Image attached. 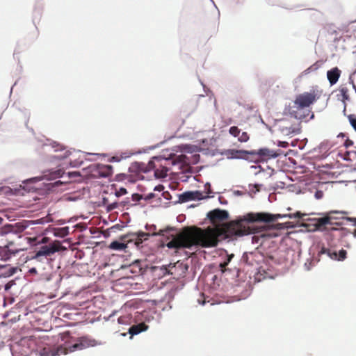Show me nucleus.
Returning <instances> with one entry per match:
<instances>
[{
	"mask_svg": "<svg viewBox=\"0 0 356 356\" xmlns=\"http://www.w3.org/2000/svg\"><path fill=\"white\" fill-rule=\"evenodd\" d=\"M286 216L292 218L291 214L248 213L236 221L218 225L229 218V213L225 210L216 209L207 213L208 218L215 227L203 229L195 226L186 227L179 234L171 235L172 238L165 245L170 249L177 250L191 248L193 246L214 247L218 245L219 238L243 236L251 234L252 229L247 223L271 222Z\"/></svg>",
	"mask_w": 356,
	"mask_h": 356,
	"instance_id": "f257e3e1",
	"label": "nucleus"
},
{
	"mask_svg": "<svg viewBox=\"0 0 356 356\" xmlns=\"http://www.w3.org/2000/svg\"><path fill=\"white\" fill-rule=\"evenodd\" d=\"M317 96L318 91L315 89L297 95L293 102V106L289 109V113L297 119L305 118L306 115L300 113V111L309 107L316 100Z\"/></svg>",
	"mask_w": 356,
	"mask_h": 356,
	"instance_id": "f03ea898",
	"label": "nucleus"
},
{
	"mask_svg": "<svg viewBox=\"0 0 356 356\" xmlns=\"http://www.w3.org/2000/svg\"><path fill=\"white\" fill-rule=\"evenodd\" d=\"M95 345V341L87 337H82L78 339L77 342L73 345L65 343L64 345H58L52 347L48 356H56L61 355H67L69 353L74 352L76 350H83Z\"/></svg>",
	"mask_w": 356,
	"mask_h": 356,
	"instance_id": "7ed1b4c3",
	"label": "nucleus"
},
{
	"mask_svg": "<svg viewBox=\"0 0 356 356\" xmlns=\"http://www.w3.org/2000/svg\"><path fill=\"white\" fill-rule=\"evenodd\" d=\"M175 164V161L162 156H155L150 160L152 170L154 171V176L159 179L166 177L170 166Z\"/></svg>",
	"mask_w": 356,
	"mask_h": 356,
	"instance_id": "20e7f679",
	"label": "nucleus"
},
{
	"mask_svg": "<svg viewBox=\"0 0 356 356\" xmlns=\"http://www.w3.org/2000/svg\"><path fill=\"white\" fill-rule=\"evenodd\" d=\"M62 248V246L58 241H55L49 245H41L38 250H35L33 259L38 261H42V258L47 259L49 257H51L56 252H58Z\"/></svg>",
	"mask_w": 356,
	"mask_h": 356,
	"instance_id": "39448f33",
	"label": "nucleus"
},
{
	"mask_svg": "<svg viewBox=\"0 0 356 356\" xmlns=\"http://www.w3.org/2000/svg\"><path fill=\"white\" fill-rule=\"evenodd\" d=\"M251 161L255 162L266 161L269 159L277 158L280 155V152L264 147L258 150H251L250 152Z\"/></svg>",
	"mask_w": 356,
	"mask_h": 356,
	"instance_id": "423d86ee",
	"label": "nucleus"
},
{
	"mask_svg": "<svg viewBox=\"0 0 356 356\" xmlns=\"http://www.w3.org/2000/svg\"><path fill=\"white\" fill-rule=\"evenodd\" d=\"M338 211H332L329 213L327 216L318 218L316 222V227L319 230L325 229H337L336 227H333V225H340L339 222H334L333 218L330 216L332 213H338Z\"/></svg>",
	"mask_w": 356,
	"mask_h": 356,
	"instance_id": "0eeeda50",
	"label": "nucleus"
},
{
	"mask_svg": "<svg viewBox=\"0 0 356 356\" xmlns=\"http://www.w3.org/2000/svg\"><path fill=\"white\" fill-rule=\"evenodd\" d=\"M149 236V234L145 233L143 232H140L138 233H130L124 236L122 239L124 241V242L130 243L134 241L135 245L140 248L142 247V243L144 241L147 240Z\"/></svg>",
	"mask_w": 356,
	"mask_h": 356,
	"instance_id": "6e6552de",
	"label": "nucleus"
},
{
	"mask_svg": "<svg viewBox=\"0 0 356 356\" xmlns=\"http://www.w3.org/2000/svg\"><path fill=\"white\" fill-rule=\"evenodd\" d=\"M13 241H8L3 246H0V258L1 260L7 261L19 252L24 250L22 248H13Z\"/></svg>",
	"mask_w": 356,
	"mask_h": 356,
	"instance_id": "1a4fd4ad",
	"label": "nucleus"
},
{
	"mask_svg": "<svg viewBox=\"0 0 356 356\" xmlns=\"http://www.w3.org/2000/svg\"><path fill=\"white\" fill-rule=\"evenodd\" d=\"M250 151L248 150H243V149H227L225 152V155L228 159H245V160H250L251 161V156H250Z\"/></svg>",
	"mask_w": 356,
	"mask_h": 356,
	"instance_id": "9d476101",
	"label": "nucleus"
},
{
	"mask_svg": "<svg viewBox=\"0 0 356 356\" xmlns=\"http://www.w3.org/2000/svg\"><path fill=\"white\" fill-rule=\"evenodd\" d=\"M207 196L204 195L200 191H188L182 193L179 196V200L181 202H186L191 200H200L205 198Z\"/></svg>",
	"mask_w": 356,
	"mask_h": 356,
	"instance_id": "9b49d317",
	"label": "nucleus"
},
{
	"mask_svg": "<svg viewBox=\"0 0 356 356\" xmlns=\"http://www.w3.org/2000/svg\"><path fill=\"white\" fill-rule=\"evenodd\" d=\"M129 170L131 172L136 173H147L152 170L150 161L147 163L143 162H134L130 166Z\"/></svg>",
	"mask_w": 356,
	"mask_h": 356,
	"instance_id": "f8f14e48",
	"label": "nucleus"
},
{
	"mask_svg": "<svg viewBox=\"0 0 356 356\" xmlns=\"http://www.w3.org/2000/svg\"><path fill=\"white\" fill-rule=\"evenodd\" d=\"M97 170L102 177H108L113 174V166L111 165L99 164Z\"/></svg>",
	"mask_w": 356,
	"mask_h": 356,
	"instance_id": "ddd939ff",
	"label": "nucleus"
},
{
	"mask_svg": "<svg viewBox=\"0 0 356 356\" xmlns=\"http://www.w3.org/2000/svg\"><path fill=\"white\" fill-rule=\"evenodd\" d=\"M340 74L341 71L337 67H334L327 71V76L331 85H334L338 81Z\"/></svg>",
	"mask_w": 356,
	"mask_h": 356,
	"instance_id": "4468645a",
	"label": "nucleus"
},
{
	"mask_svg": "<svg viewBox=\"0 0 356 356\" xmlns=\"http://www.w3.org/2000/svg\"><path fill=\"white\" fill-rule=\"evenodd\" d=\"M184 124V120L182 118L175 120L172 119L168 124V127L172 129V133L175 134Z\"/></svg>",
	"mask_w": 356,
	"mask_h": 356,
	"instance_id": "2eb2a0df",
	"label": "nucleus"
},
{
	"mask_svg": "<svg viewBox=\"0 0 356 356\" xmlns=\"http://www.w3.org/2000/svg\"><path fill=\"white\" fill-rule=\"evenodd\" d=\"M16 271V269L10 265H0V277H10Z\"/></svg>",
	"mask_w": 356,
	"mask_h": 356,
	"instance_id": "dca6fc26",
	"label": "nucleus"
},
{
	"mask_svg": "<svg viewBox=\"0 0 356 356\" xmlns=\"http://www.w3.org/2000/svg\"><path fill=\"white\" fill-rule=\"evenodd\" d=\"M15 230L13 226L11 225H6L0 227V243L4 241V237L8 234H14Z\"/></svg>",
	"mask_w": 356,
	"mask_h": 356,
	"instance_id": "f3484780",
	"label": "nucleus"
},
{
	"mask_svg": "<svg viewBox=\"0 0 356 356\" xmlns=\"http://www.w3.org/2000/svg\"><path fill=\"white\" fill-rule=\"evenodd\" d=\"M328 254L332 259L343 261L346 258L347 252L343 249L339 250V252H337L336 251L330 252L329 250Z\"/></svg>",
	"mask_w": 356,
	"mask_h": 356,
	"instance_id": "a211bd4d",
	"label": "nucleus"
},
{
	"mask_svg": "<svg viewBox=\"0 0 356 356\" xmlns=\"http://www.w3.org/2000/svg\"><path fill=\"white\" fill-rule=\"evenodd\" d=\"M147 328V325H146L144 323H139L138 325H132L129 330V332L131 335H136L140 333L143 331L146 330Z\"/></svg>",
	"mask_w": 356,
	"mask_h": 356,
	"instance_id": "6ab92c4d",
	"label": "nucleus"
},
{
	"mask_svg": "<svg viewBox=\"0 0 356 356\" xmlns=\"http://www.w3.org/2000/svg\"><path fill=\"white\" fill-rule=\"evenodd\" d=\"M352 34H353L354 37H356V20L348 24L344 36L350 38Z\"/></svg>",
	"mask_w": 356,
	"mask_h": 356,
	"instance_id": "aec40b11",
	"label": "nucleus"
},
{
	"mask_svg": "<svg viewBox=\"0 0 356 356\" xmlns=\"http://www.w3.org/2000/svg\"><path fill=\"white\" fill-rule=\"evenodd\" d=\"M127 247V244L124 242H119L117 241H113L110 243L109 248L115 250H123Z\"/></svg>",
	"mask_w": 356,
	"mask_h": 356,
	"instance_id": "412c9836",
	"label": "nucleus"
},
{
	"mask_svg": "<svg viewBox=\"0 0 356 356\" xmlns=\"http://www.w3.org/2000/svg\"><path fill=\"white\" fill-rule=\"evenodd\" d=\"M65 172L63 169H58L55 171L50 172L48 175H46L47 179H56L57 178L63 177Z\"/></svg>",
	"mask_w": 356,
	"mask_h": 356,
	"instance_id": "4be33fe9",
	"label": "nucleus"
},
{
	"mask_svg": "<svg viewBox=\"0 0 356 356\" xmlns=\"http://www.w3.org/2000/svg\"><path fill=\"white\" fill-rule=\"evenodd\" d=\"M234 257V254H231L229 255H227V259L225 261L220 264V268L222 272H225L227 270L226 266L229 264L232 259Z\"/></svg>",
	"mask_w": 356,
	"mask_h": 356,
	"instance_id": "5701e85b",
	"label": "nucleus"
},
{
	"mask_svg": "<svg viewBox=\"0 0 356 356\" xmlns=\"http://www.w3.org/2000/svg\"><path fill=\"white\" fill-rule=\"evenodd\" d=\"M229 133L234 137H238L241 130L236 126L231 127L229 129Z\"/></svg>",
	"mask_w": 356,
	"mask_h": 356,
	"instance_id": "b1692460",
	"label": "nucleus"
},
{
	"mask_svg": "<svg viewBox=\"0 0 356 356\" xmlns=\"http://www.w3.org/2000/svg\"><path fill=\"white\" fill-rule=\"evenodd\" d=\"M250 139V136L245 131L242 132L241 134H239L238 138V141L241 143H245Z\"/></svg>",
	"mask_w": 356,
	"mask_h": 356,
	"instance_id": "393cba45",
	"label": "nucleus"
},
{
	"mask_svg": "<svg viewBox=\"0 0 356 356\" xmlns=\"http://www.w3.org/2000/svg\"><path fill=\"white\" fill-rule=\"evenodd\" d=\"M348 118L351 126L356 131V116L355 115H349Z\"/></svg>",
	"mask_w": 356,
	"mask_h": 356,
	"instance_id": "a878e982",
	"label": "nucleus"
},
{
	"mask_svg": "<svg viewBox=\"0 0 356 356\" xmlns=\"http://www.w3.org/2000/svg\"><path fill=\"white\" fill-rule=\"evenodd\" d=\"M342 97H343V101H345L348 99V89L346 88H343L340 90Z\"/></svg>",
	"mask_w": 356,
	"mask_h": 356,
	"instance_id": "bb28decb",
	"label": "nucleus"
},
{
	"mask_svg": "<svg viewBox=\"0 0 356 356\" xmlns=\"http://www.w3.org/2000/svg\"><path fill=\"white\" fill-rule=\"evenodd\" d=\"M127 193V189L124 188H120L119 190L115 191V195L117 197L122 196L125 195Z\"/></svg>",
	"mask_w": 356,
	"mask_h": 356,
	"instance_id": "cd10ccee",
	"label": "nucleus"
},
{
	"mask_svg": "<svg viewBox=\"0 0 356 356\" xmlns=\"http://www.w3.org/2000/svg\"><path fill=\"white\" fill-rule=\"evenodd\" d=\"M344 145L346 148H350V147H353V142L350 139H347V140H346V141L344 143Z\"/></svg>",
	"mask_w": 356,
	"mask_h": 356,
	"instance_id": "c85d7f7f",
	"label": "nucleus"
},
{
	"mask_svg": "<svg viewBox=\"0 0 356 356\" xmlns=\"http://www.w3.org/2000/svg\"><path fill=\"white\" fill-rule=\"evenodd\" d=\"M278 145L282 147H287L289 146V143L285 141H280Z\"/></svg>",
	"mask_w": 356,
	"mask_h": 356,
	"instance_id": "c756f323",
	"label": "nucleus"
},
{
	"mask_svg": "<svg viewBox=\"0 0 356 356\" xmlns=\"http://www.w3.org/2000/svg\"><path fill=\"white\" fill-rule=\"evenodd\" d=\"M163 189H164V186L161 184H159V185L155 186V188H154V191H157L159 192L162 191Z\"/></svg>",
	"mask_w": 356,
	"mask_h": 356,
	"instance_id": "7c9ffc66",
	"label": "nucleus"
},
{
	"mask_svg": "<svg viewBox=\"0 0 356 356\" xmlns=\"http://www.w3.org/2000/svg\"><path fill=\"white\" fill-rule=\"evenodd\" d=\"M67 229H68L67 227L62 228V229H60V232H61V234H61L62 236H65V235H67Z\"/></svg>",
	"mask_w": 356,
	"mask_h": 356,
	"instance_id": "2f4dec72",
	"label": "nucleus"
},
{
	"mask_svg": "<svg viewBox=\"0 0 356 356\" xmlns=\"http://www.w3.org/2000/svg\"><path fill=\"white\" fill-rule=\"evenodd\" d=\"M48 241V238L47 237H43L40 241H39L38 243V244H44V243H47Z\"/></svg>",
	"mask_w": 356,
	"mask_h": 356,
	"instance_id": "473e14b6",
	"label": "nucleus"
},
{
	"mask_svg": "<svg viewBox=\"0 0 356 356\" xmlns=\"http://www.w3.org/2000/svg\"><path fill=\"white\" fill-rule=\"evenodd\" d=\"M125 317H123V316H120L118 318V323H120V324H123V323H125Z\"/></svg>",
	"mask_w": 356,
	"mask_h": 356,
	"instance_id": "72a5a7b5",
	"label": "nucleus"
},
{
	"mask_svg": "<svg viewBox=\"0 0 356 356\" xmlns=\"http://www.w3.org/2000/svg\"><path fill=\"white\" fill-rule=\"evenodd\" d=\"M154 193H151L148 194V195L146 196L145 199H146V200H150V199H152V198H154Z\"/></svg>",
	"mask_w": 356,
	"mask_h": 356,
	"instance_id": "f704fd0d",
	"label": "nucleus"
},
{
	"mask_svg": "<svg viewBox=\"0 0 356 356\" xmlns=\"http://www.w3.org/2000/svg\"><path fill=\"white\" fill-rule=\"evenodd\" d=\"M168 230H161L159 233H158L159 235L165 236V233H167Z\"/></svg>",
	"mask_w": 356,
	"mask_h": 356,
	"instance_id": "c9c22d12",
	"label": "nucleus"
},
{
	"mask_svg": "<svg viewBox=\"0 0 356 356\" xmlns=\"http://www.w3.org/2000/svg\"><path fill=\"white\" fill-rule=\"evenodd\" d=\"M347 220L354 222V225H356V218H347Z\"/></svg>",
	"mask_w": 356,
	"mask_h": 356,
	"instance_id": "e433bc0d",
	"label": "nucleus"
},
{
	"mask_svg": "<svg viewBox=\"0 0 356 356\" xmlns=\"http://www.w3.org/2000/svg\"><path fill=\"white\" fill-rule=\"evenodd\" d=\"M29 272H30L31 273H35L37 272V270H36V269H35V268H31V269L29 270Z\"/></svg>",
	"mask_w": 356,
	"mask_h": 356,
	"instance_id": "4c0bfd02",
	"label": "nucleus"
},
{
	"mask_svg": "<svg viewBox=\"0 0 356 356\" xmlns=\"http://www.w3.org/2000/svg\"><path fill=\"white\" fill-rule=\"evenodd\" d=\"M20 248V247L19 245H15V243L13 242V248Z\"/></svg>",
	"mask_w": 356,
	"mask_h": 356,
	"instance_id": "58836bf2",
	"label": "nucleus"
},
{
	"mask_svg": "<svg viewBox=\"0 0 356 356\" xmlns=\"http://www.w3.org/2000/svg\"><path fill=\"white\" fill-rule=\"evenodd\" d=\"M294 216H295L296 217H298V218H299V217H300V213H299V212H297L296 214H294Z\"/></svg>",
	"mask_w": 356,
	"mask_h": 356,
	"instance_id": "ea45409f",
	"label": "nucleus"
},
{
	"mask_svg": "<svg viewBox=\"0 0 356 356\" xmlns=\"http://www.w3.org/2000/svg\"><path fill=\"white\" fill-rule=\"evenodd\" d=\"M353 234L354 237L356 238V229L354 230Z\"/></svg>",
	"mask_w": 356,
	"mask_h": 356,
	"instance_id": "a19ab883",
	"label": "nucleus"
},
{
	"mask_svg": "<svg viewBox=\"0 0 356 356\" xmlns=\"http://www.w3.org/2000/svg\"><path fill=\"white\" fill-rule=\"evenodd\" d=\"M316 196L318 198L319 194L318 193H316Z\"/></svg>",
	"mask_w": 356,
	"mask_h": 356,
	"instance_id": "79ce46f5",
	"label": "nucleus"
},
{
	"mask_svg": "<svg viewBox=\"0 0 356 356\" xmlns=\"http://www.w3.org/2000/svg\"><path fill=\"white\" fill-rule=\"evenodd\" d=\"M316 196L318 198L319 194L318 193H316Z\"/></svg>",
	"mask_w": 356,
	"mask_h": 356,
	"instance_id": "37998d69",
	"label": "nucleus"
},
{
	"mask_svg": "<svg viewBox=\"0 0 356 356\" xmlns=\"http://www.w3.org/2000/svg\"><path fill=\"white\" fill-rule=\"evenodd\" d=\"M3 219L1 218H0V223H1Z\"/></svg>",
	"mask_w": 356,
	"mask_h": 356,
	"instance_id": "c03bdc74",
	"label": "nucleus"
},
{
	"mask_svg": "<svg viewBox=\"0 0 356 356\" xmlns=\"http://www.w3.org/2000/svg\"><path fill=\"white\" fill-rule=\"evenodd\" d=\"M307 112H308V113H307V115H309V113H310V111H309V110H307Z\"/></svg>",
	"mask_w": 356,
	"mask_h": 356,
	"instance_id": "a18cd8bd",
	"label": "nucleus"
},
{
	"mask_svg": "<svg viewBox=\"0 0 356 356\" xmlns=\"http://www.w3.org/2000/svg\"><path fill=\"white\" fill-rule=\"evenodd\" d=\"M168 274H172V273H170V271H168Z\"/></svg>",
	"mask_w": 356,
	"mask_h": 356,
	"instance_id": "49530a36",
	"label": "nucleus"
}]
</instances>
